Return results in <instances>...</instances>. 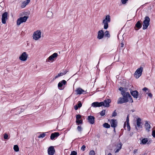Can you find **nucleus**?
Segmentation results:
<instances>
[{
	"label": "nucleus",
	"mask_w": 155,
	"mask_h": 155,
	"mask_svg": "<svg viewBox=\"0 0 155 155\" xmlns=\"http://www.w3.org/2000/svg\"><path fill=\"white\" fill-rule=\"evenodd\" d=\"M111 100L109 99L105 100L104 102H103L104 105H102V106L108 107L110 106L109 103L111 102Z\"/></svg>",
	"instance_id": "14"
},
{
	"label": "nucleus",
	"mask_w": 155,
	"mask_h": 155,
	"mask_svg": "<svg viewBox=\"0 0 155 155\" xmlns=\"http://www.w3.org/2000/svg\"><path fill=\"white\" fill-rule=\"evenodd\" d=\"M141 120L140 118H139L137 120V124L135 126V129L137 132H139L140 131V129L142 128V126L141 125Z\"/></svg>",
	"instance_id": "4"
},
{
	"label": "nucleus",
	"mask_w": 155,
	"mask_h": 155,
	"mask_svg": "<svg viewBox=\"0 0 155 155\" xmlns=\"http://www.w3.org/2000/svg\"><path fill=\"white\" fill-rule=\"evenodd\" d=\"M41 32L40 31L34 32L33 35V38L35 40H38L41 37Z\"/></svg>",
	"instance_id": "6"
},
{
	"label": "nucleus",
	"mask_w": 155,
	"mask_h": 155,
	"mask_svg": "<svg viewBox=\"0 0 155 155\" xmlns=\"http://www.w3.org/2000/svg\"><path fill=\"white\" fill-rule=\"evenodd\" d=\"M117 123L116 120H111L110 121L111 126L112 127H116L117 126Z\"/></svg>",
	"instance_id": "17"
},
{
	"label": "nucleus",
	"mask_w": 155,
	"mask_h": 155,
	"mask_svg": "<svg viewBox=\"0 0 155 155\" xmlns=\"http://www.w3.org/2000/svg\"><path fill=\"white\" fill-rule=\"evenodd\" d=\"M132 95L136 98H137L138 97V93L137 91H133L130 92Z\"/></svg>",
	"instance_id": "16"
},
{
	"label": "nucleus",
	"mask_w": 155,
	"mask_h": 155,
	"mask_svg": "<svg viewBox=\"0 0 155 155\" xmlns=\"http://www.w3.org/2000/svg\"><path fill=\"white\" fill-rule=\"evenodd\" d=\"M104 36L103 30H101L98 32L97 38L99 39L102 38Z\"/></svg>",
	"instance_id": "11"
},
{
	"label": "nucleus",
	"mask_w": 155,
	"mask_h": 155,
	"mask_svg": "<svg viewBox=\"0 0 155 155\" xmlns=\"http://www.w3.org/2000/svg\"><path fill=\"white\" fill-rule=\"evenodd\" d=\"M8 134H4V138L5 139H8Z\"/></svg>",
	"instance_id": "41"
},
{
	"label": "nucleus",
	"mask_w": 155,
	"mask_h": 155,
	"mask_svg": "<svg viewBox=\"0 0 155 155\" xmlns=\"http://www.w3.org/2000/svg\"><path fill=\"white\" fill-rule=\"evenodd\" d=\"M103 126L104 127L107 128H109L110 127V125L107 123L104 124Z\"/></svg>",
	"instance_id": "34"
},
{
	"label": "nucleus",
	"mask_w": 155,
	"mask_h": 155,
	"mask_svg": "<svg viewBox=\"0 0 155 155\" xmlns=\"http://www.w3.org/2000/svg\"><path fill=\"white\" fill-rule=\"evenodd\" d=\"M142 23L140 21H138L137 22V23H136V25H135V28H137L138 29H135V30H138V29H140V28H141V27H142Z\"/></svg>",
	"instance_id": "15"
},
{
	"label": "nucleus",
	"mask_w": 155,
	"mask_h": 155,
	"mask_svg": "<svg viewBox=\"0 0 155 155\" xmlns=\"http://www.w3.org/2000/svg\"><path fill=\"white\" fill-rule=\"evenodd\" d=\"M148 141V140L147 138H144L142 139L141 141V143L142 144H145Z\"/></svg>",
	"instance_id": "27"
},
{
	"label": "nucleus",
	"mask_w": 155,
	"mask_h": 155,
	"mask_svg": "<svg viewBox=\"0 0 155 155\" xmlns=\"http://www.w3.org/2000/svg\"><path fill=\"white\" fill-rule=\"evenodd\" d=\"M26 6V4L25 3V2H23L21 4V8H24Z\"/></svg>",
	"instance_id": "38"
},
{
	"label": "nucleus",
	"mask_w": 155,
	"mask_h": 155,
	"mask_svg": "<svg viewBox=\"0 0 155 155\" xmlns=\"http://www.w3.org/2000/svg\"><path fill=\"white\" fill-rule=\"evenodd\" d=\"M122 145L121 144L119 143L117 145V149L116 151H115V153L118 152L121 149Z\"/></svg>",
	"instance_id": "25"
},
{
	"label": "nucleus",
	"mask_w": 155,
	"mask_h": 155,
	"mask_svg": "<svg viewBox=\"0 0 155 155\" xmlns=\"http://www.w3.org/2000/svg\"><path fill=\"white\" fill-rule=\"evenodd\" d=\"M77 94H81L85 92V91L81 88H78L76 91Z\"/></svg>",
	"instance_id": "19"
},
{
	"label": "nucleus",
	"mask_w": 155,
	"mask_h": 155,
	"mask_svg": "<svg viewBox=\"0 0 155 155\" xmlns=\"http://www.w3.org/2000/svg\"><path fill=\"white\" fill-rule=\"evenodd\" d=\"M104 36L105 37H107L108 38H109L110 37L109 32L108 31H107L105 32Z\"/></svg>",
	"instance_id": "26"
},
{
	"label": "nucleus",
	"mask_w": 155,
	"mask_h": 155,
	"mask_svg": "<svg viewBox=\"0 0 155 155\" xmlns=\"http://www.w3.org/2000/svg\"><path fill=\"white\" fill-rule=\"evenodd\" d=\"M28 18V17L26 16H25L23 17L19 18L17 21V25H19L21 23L25 22Z\"/></svg>",
	"instance_id": "5"
},
{
	"label": "nucleus",
	"mask_w": 155,
	"mask_h": 155,
	"mask_svg": "<svg viewBox=\"0 0 155 155\" xmlns=\"http://www.w3.org/2000/svg\"><path fill=\"white\" fill-rule=\"evenodd\" d=\"M14 149L16 152L18 151L19 150L18 146L17 145H14Z\"/></svg>",
	"instance_id": "28"
},
{
	"label": "nucleus",
	"mask_w": 155,
	"mask_h": 155,
	"mask_svg": "<svg viewBox=\"0 0 155 155\" xmlns=\"http://www.w3.org/2000/svg\"><path fill=\"white\" fill-rule=\"evenodd\" d=\"M85 146L84 145H83L81 148V149L83 151H84L85 150Z\"/></svg>",
	"instance_id": "46"
},
{
	"label": "nucleus",
	"mask_w": 155,
	"mask_h": 155,
	"mask_svg": "<svg viewBox=\"0 0 155 155\" xmlns=\"http://www.w3.org/2000/svg\"><path fill=\"white\" fill-rule=\"evenodd\" d=\"M94 117L90 116L88 117V120L89 123L91 124H93L94 122Z\"/></svg>",
	"instance_id": "18"
},
{
	"label": "nucleus",
	"mask_w": 155,
	"mask_h": 155,
	"mask_svg": "<svg viewBox=\"0 0 155 155\" xmlns=\"http://www.w3.org/2000/svg\"><path fill=\"white\" fill-rule=\"evenodd\" d=\"M59 135L58 133L56 132L54 133H53L51 134V140H53L55 137H58Z\"/></svg>",
	"instance_id": "21"
},
{
	"label": "nucleus",
	"mask_w": 155,
	"mask_h": 155,
	"mask_svg": "<svg viewBox=\"0 0 155 155\" xmlns=\"http://www.w3.org/2000/svg\"><path fill=\"white\" fill-rule=\"evenodd\" d=\"M128 0H121V2L123 4H125Z\"/></svg>",
	"instance_id": "42"
},
{
	"label": "nucleus",
	"mask_w": 155,
	"mask_h": 155,
	"mask_svg": "<svg viewBox=\"0 0 155 155\" xmlns=\"http://www.w3.org/2000/svg\"><path fill=\"white\" fill-rule=\"evenodd\" d=\"M55 152L53 146H51L48 149V154L50 155H53Z\"/></svg>",
	"instance_id": "12"
},
{
	"label": "nucleus",
	"mask_w": 155,
	"mask_h": 155,
	"mask_svg": "<svg viewBox=\"0 0 155 155\" xmlns=\"http://www.w3.org/2000/svg\"><path fill=\"white\" fill-rule=\"evenodd\" d=\"M105 114V110H103L101 111L100 113V114L101 116H103Z\"/></svg>",
	"instance_id": "40"
},
{
	"label": "nucleus",
	"mask_w": 155,
	"mask_h": 155,
	"mask_svg": "<svg viewBox=\"0 0 155 155\" xmlns=\"http://www.w3.org/2000/svg\"><path fill=\"white\" fill-rule=\"evenodd\" d=\"M7 15L8 13L7 12H5L3 13L2 17V22L3 24L6 23V21L7 20Z\"/></svg>",
	"instance_id": "10"
},
{
	"label": "nucleus",
	"mask_w": 155,
	"mask_h": 155,
	"mask_svg": "<svg viewBox=\"0 0 155 155\" xmlns=\"http://www.w3.org/2000/svg\"><path fill=\"white\" fill-rule=\"evenodd\" d=\"M143 71V68L142 67H140L138 68L136 71L134 73V75H136L138 78L140 77L142 74V72Z\"/></svg>",
	"instance_id": "7"
},
{
	"label": "nucleus",
	"mask_w": 155,
	"mask_h": 155,
	"mask_svg": "<svg viewBox=\"0 0 155 155\" xmlns=\"http://www.w3.org/2000/svg\"><path fill=\"white\" fill-rule=\"evenodd\" d=\"M125 88L123 87H120L119 88V90L121 91V94H122V93H123V92L124 93V94L126 92H125V90H124Z\"/></svg>",
	"instance_id": "32"
},
{
	"label": "nucleus",
	"mask_w": 155,
	"mask_h": 155,
	"mask_svg": "<svg viewBox=\"0 0 155 155\" xmlns=\"http://www.w3.org/2000/svg\"><path fill=\"white\" fill-rule=\"evenodd\" d=\"M147 94H148V96H149L150 97H152V94L151 93H147Z\"/></svg>",
	"instance_id": "47"
},
{
	"label": "nucleus",
	"mask_w": 155,
	"mask_h": 155,
	"mask_svg": "<svg viewBox=\"0 0 155 155\" xmlns=\"http://www.w3.org/2000/svg\"><path fill=\"white\" fill-rule=\"evenodd\" d=\"M117 113L115 112H114L112 114V116H115L117 115Z\"/></svg>",
	"instance_id": "48"
},
{
	"label": "nucleus",
	"mask_w": 155,
	"mask_h": 155,
	"mask_svg": "<svg viewBox=\"0 0 155 155\" xmlns=\"http://www.w3.org/2000/svg\"><path fill=\"white\" fill-rule=\"evenodd\" d=\"M31 0H26V1H24V2H25L27 5L30 2Z\"/></svg>",
	"instance_id": "39"
},
{
	"label": "nucleus",
	"mask_w": 155,
	"mask_h": 155,
	"mask_svg": "<svg viewBox=\"0 0 155 155\" xmlns=\"http://www.w3.org/2000/svg\"><path fill=\"white\" fill-rule=\"evenodd\" d=\"M48 13H50L51 14H52V13L51 12H48Z\"/></svg>",
	"instance_id": "52"
},
{
	"label": "nucleus",
	"mask_w": 155,
	"mask_h": 155,
	"mask_svg": "<svg viewBox=\"0 0 155 155\" xmlns=\"http://www.w3.org/2000/svg\"><path fill=\"white\" fill-rule=\"evenodd\" d=\"M110 21V17L109 15L106 16L105 18L104 19L102 22V23L104 25V28L105 29H107L108 27V23Z\"/></svg>",
	"instance_id": "2"
},
{
	"label": "nucleus",
	"mask_w": 155,
	"mask_h": 155,
	"mask_svg": "<svg viewBox=\"0 0 155 155\" xmlns=\"http://www.w3.org/2000/svg\"><path fill=\"white\" fill-rule=\"evenodd\" d=\"M122 95L124 97L126 102H133V101L130 94L128 92H126L124 94V93L123 92L122 93Z\"/></svg>",
	"instance_id": "1"
},
{
	"label": "nucleus",
	"mask_w": 155,
	"mask_h": 155,
	"mask_svg": "<svg viewBox=\"0 0 155 155\" xmlns=\"http://www.w3.org/2000/svg\"><path fill=\"white\" fill-rule=\"evenodd\" d=\"M145 127L146 130H149V129L150 127V125L147 123H146L145 124Z\"/></svg>",
	"instance_id": "29"
},
{
	"label": "nucleus",
	"mask_w": 155,
	"mask_h": 155,
	"mask_svg": "<svg viewBox=\"0 0 155 155\" xmlns=\"http://www.w3.org/2000/svg\"><path fill=\"white\" fill-rule=\"evenodd\" d=\"M124 103H126V102L124 97L119 98L117 101L118 104H122Z\"/></svg>",
	"instance_id": "20"
},
{
	"label": "nucleus",
	"mask_w": 155,
	"mask_h": 155,
	"mask_svg": "<svg viewBox=\"0 0 155 155\" xmlns=\"http://www.w3.org/2000/svg\"><path fill=\"white\" fill-rule=\"evenodd\" d=\"M58 56V54L57 53H54L48 58V59L46 60V62H49L50 61H54V58H57Z\"/></svg>",
	"instance_id": "8"
},
{
	"label": "nucleus",
	"mask_w": 155,
	"mask_h": 155,
	"mask_svg": "<svg viewBox=\"0 0 155 155\" xmlns=\"http://www.w3.org/2000/svg\"><path fill=\"white\" fill-rule=\"evenodd\" d=\"M66 81L65 80H63L61 82H60L58 84V87H61L63 84H65Z\"/></svg>",
	"instance_id": "24"
},
{
	"label": "nucleus",
	"mask_w": 155,
	"mask_h": 155,
	"mask_svg": "<svg viewBox=\"0 0 155 155\" xmlns=\"http://www.w3.org/2000/svg\"><path fill=\"white\" fill-rule=\"evenodd\" d=\"M129 117H128V115L127 117V120L125 122L124 125V128H125L126 127V124L129 123Z\"/></svg>",
	"instance_id": "30"
},
{
	"label": "nucleus",
	"mask_w": 155,
	"mask_h": 155,
	"mask_svg": "<svg viewBox=\"0 0 155 155\" xmlns=\"http://www.w3.org/2000/svg\"><path fill=\"white\" fill-rule=\"evenodd\" d=\"M108 155H111V153H109L108 154Z\"/></svg>",
	"instance_id": "51"
},
{
	"label": "nucleus",
	"mask_w": 155,
	"mask_h": 155,
	"mask_svg": "<svg viewBox=\"0 0 155 155\" xmlns=\"http://www.w3.org/2000/svg\"><path fill=\"white\" fill-rule=\"evenodd\" d=\"M76 122L78 125L81 124L82 123V121L81 120H76Z\"/></svg>",
	"instance_id": "31"
},
{
	"label": "nucleus",
	"mask_w": 155,
	"mask_h": 155,
	"mask_svg": "<svg viewBox=\"0 0 155 155\" xmlns=\"http://www.w3.org/2000/svg\"><path fill=\"white\" fill-rule=\"evenodd\" d=\"M82 106V104L81 103L80 101L78 102V106L77 105H76L74 107V109L75 110H77L78 109V107H80Z\"/></svg>",
	"instance_id": "23"
},
{
	"label": "nucleus",
	"mask_w": 155,
	"mask_h": 155,
	"mask_svg": "<svg viewBox=\"0 0 155 155\" xmlns=\"http://www.w3.org/2000/svg\"><path fill=\"white\" fill-rule=\"evenodd\" d=\"M82 128L81 126H78L77 128V130L79 132H81L82 130Z\"/></svg>",
	"instance_id": "33"
},
{
	"label": "nucleus",
	"mask_w": 155,
	"mask_h": 155,
	"mask_svg": "<svg viewBox=\"0 0 155 155\" xmlns=\"http://www.w3.org/2000/svg\"><path fill=\"white\" fill-rule=\"evenodd\" d=\"M28 57V55L26 53V52H24L21 55L19 58L21 60L25 61L26 60Z\"/></svg>",
	"instance_id": "9"
},
{
	"label": "nucleus",
	"mask_w": 155,
	"mask_h": 155,
	"mask_svg": "<svg viewBox=\"0 0 155 155\" xmlns=\"http://www.w3.org/2000/svg\"><path fill=\"white\" fill-rule=\"evenodd\" d=\"M81 118V116L79 114L77 115L76 118L77 120H79Z\"/></svg>",
	"instance_id": "43"
},
{
	"label": "nucleus",
	"mask_w": 155,
	"mask_h": 155,
	"mask_svg": "<svg viewBox=\"0 0 155 155\" xmlns=\"http://www.w3.org/2000/svg\"><path fill=\"white\" fill-rule=\"evenodd\" d=\"M124 44L123 43H121V47H124Z\"/></svg>",
	"instance_id": "50"
},
{
	"label": "nucleus",
	"mask_w": 155,
	"mask_h": 155,
	"mask_svg": "<svg viewBox=\"0 0 155 155\" xmlns=\"http://www.w3.org/2000/svg\"><path fill=\"white\" fill-rule=\"evenodd\" d=\"M76 154L77 153L75 151H73L71 152V155H76Z\"/></svg>",
	"instance_id": "44"
},
{
	"label": "nucleus",
	"mask_w": 155,
	"mask_h": 155,
	"mask_svg": "<svg viewBox=\"0 0 155 155\" xmlns=\"http://www.w3.org/2000/svg\"><path fill=\"white\" fill-rule=\"evenodd\" d=\"M127 126V130L128 131H130V127L129 123L126 124V126Z\"/></svg>",
	"instance_id": "37"
},
{
	"label": "nucleus",
	"mask_w": 155,
	"mask_h": 155,
	"mask_svg": "<svg viewBox=\"0 0 155 155\" xmlns=\"http://www.w3.org/2000/svg\"><path fill=\"white\" fill-rule=\"evenodd\" d=\"M104 105V103L103 102L100 103L97 102H95L92 104V106L94 107H100Z\"/></svg>",
	"instance_id": "13"
},
{
	"label": "nucleus",
	"mask_w": 155,
	"mask_h": 155,
	"mask_svg": "<svg viewBox=\"0 0 155 155\" xmlns=\"http://www.w3.org/2000/svg\"><path fill=\"white\" fill-rule=\"evenodd\" d=\"M143 90L144 91H147L148 90V89L146 87H144L143 89Z\"/></svg>",
	"instance_id": "49"
},
{
	"label": "nucleus",
	"mask_w": 155,
	"mask_h": 155,
	"mask_svg": "<svg viewBox=\"0 0 155 155\" xmlns=\"http://www.w3.org/2000/svg\"><path fill=\"white\" fill-rule=\"evenodd\" d=\"M150 18L148 16H146L143 21V29H146L150 24Z\"/></svg>",
	"instance_id": "3"
},
{
	"label": "nucleus",
	"mask_w": 155,
	"mask_h": 155,
	"mask_svg": "<svg viewBox=\"0 0 155 155\" xmlns=\"http://www.w3.org/2000/svg\"><path fill=\"white\" fill-rule=\"evenodd\" d=\"M67 72L66 71H63L62 72H61L59 74H58V75L55 77V78H58V77L62 76L63 75L65 74Z\"/></svg>",
	"instance_id": "22"
},
{
	"label": "nucleus",
	"mask_w": 155,
	"mask_h": 155,
	"mask_svg": "<svg viewBox=\"0 0 155 155\" xmlns=\"http://www.w3.org/2000/svg\"><path fill=\"white\" fill-rule=\"evenodd\" d=\"M89 155H95V153L94 150H91L89 153Z\"/></svg>",
	"instance_id": "36"
},
{
	"label": "nucleus",
	"mask_w": 155,
	"mask_h": 155,
	"mask_svg": "<svg viewBox=\"0 0 155 155\" xmlns=\"http://www.w3.org/2000/svg\"><path fill=\"white\" fill-rule=\"evenodd\" d=\"M152 135L153 137H155V130L153 131Z\"/></svg>",
	"instance_id": "45"
},
{
	"label": "nucleus",
	"mask_w": 155,
	"mask_h": 155,
	"mask_svg": "<svg viewBox=\"0 0 155 155\" xmlns=\"http://www.w3.org/2000/svg\"><path fill=\"white\" fill-rule=\"evenodd\" d=\"M45 136V133H43L41 134L40 135L38 136V138H43Z\"/></svg>",
	"instance_id": "35"
}]
</instances>
